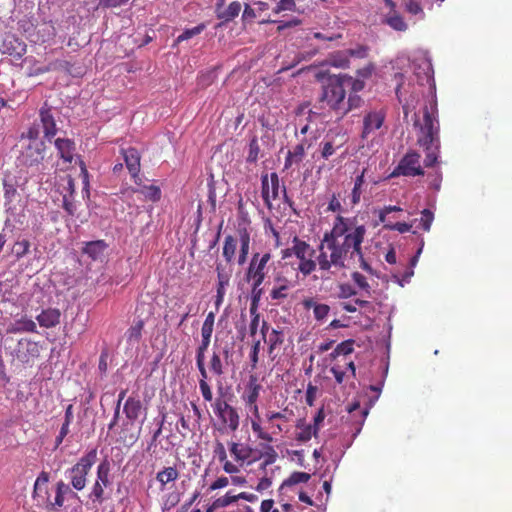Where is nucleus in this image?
Returning a JSON list of instances; mask_svg holds the SVG:
<instances>
[{
	"label": "nucleus",
	"instance_id": "1",
	"mask_svg": "<svg viewBox=\"0 0 512 512\" xmlns=\"http://www.w3.org/2000/svg\"><path fill=\"white\" fill-rule=\"evenodd\" d=\"M366 227L357 225L356 218L337 216L330 232L325 233L318 247V264L321 278L328 279L337 270L346 267V261L358 257L360 267L372 272L364 259L361 244L366 235Z\"/></svg>",
	"mask_w": 512,
	"mask_h": 512
},
{
	"label": "nucleus",
	"instance_id": "2",
	"mask_svg": "<svg viewBox=\"0 0 512 512\" xmlns=\"http://www.w3.org/2000/svg\"><path fill=\"white\" fill-rule=\"evenodd\" d=\"M437 107L434 102L430 107L423 109V123L417 118L414 122L419 127L421 135L418 137V143L426 150L424 160L425 166L430 167L437 162L440 148L439 141V123L436 118Z\"/></svg>",
	"mask_w": 512,
	"mask_h": 512
},
{
	"label": "nucleus",
	"instance_id": "3",
	"mask_svg": "<svg viewBox=\"0 0 512 512\" xmlns=\"http://www.w3.org/2000/svg\"><path fill=\"white\" fill-rule=\"evenodd\" d=\"M351 77L347 75H332L327 78L323 85L320 102L322 107H328L338 117L345 115L344 102L346 98L345 86L349 85Z\"/></svg>",
	"mask_w": 512,
	"mask_h": 512
},
{
	"label": "nucleus",
	"instance_id": "4",
	"mask_svg": "<svg viewBox=\"0 0 512 512\" xmlns=\"http://www.w3.org/2000/svg\"><path fill=\"white\" fill-rule=\"evenodd\" d=\"M97 451L92 449L82 456L79 461L70 469L66 471L67 478H69L72 487L75 490L81 491L86 486V476L96 462Z\"/></svg>",
	"mask_w": 512,
	"mask_h": 512
},
{
	"label": "nucleus",
	"instance_id": "5",
	"mask_svg": "<svg viewBox=\"0 0 512 512\" xmlns=\"http://www.w3.org/2000/svg\"><path fill=\"white\" fill-rule=\"evenodd\" d=\"M292 252L294 256L299 260L298 271L303 276H308L319 267L318 256L314 260L315 255L314 248L307 242L301 240L297 236L292 239Z\"/></svg>",
	"mask_w": 512,
	"mask_h": 512
},
{
	"label": "nucleus",
	"instance_id": "6",
	"mask_svg": "<svg viewBox=\"0 0 512 512\" xmlns=\"http://www.w3.org/2000/svg\"><path fill=\"white\" fill-rule=\"evenodd\" d=\"M44 160L45 144L43 141L29 142L18 157L19 165L31 169L33 173L44 170Z\"/></svg>",
	"mask_w": 512,
	"mask_h": 512
},
{
	"label": "nucleus",
	"instance_id": "7",
	"mask_svg": "<svg viewBox=\"0 0 512 512\" xmlns=\"http://www.w3.org/2000/svg\"><path fill=\"white\" fill-rule=\"evenodd\" d=\"M271 260L270 252L254 253L249 262L245 277L247 281L264 282L268 272V263Z\"/></svg>",
	"mask_w": 512,
	"mask_h": 512
},
{
	"label": "nucleus",
	"instance_id": "8",
	"mask_svg": "<svg viewBox=\"0 0 512 512\" xmlns=\"http://www.w3.org/2000/svg\"><path fill=\"white\" fill-rule=\"evenodd\" d=\"M214 413L222 424L226 425L231 431H236L240 424V418L237 410L222 398H216L212 403Z\"/></svg>",
	"mask_w": 512,
	"mask_h": 512
},
{
	"label": "nucleus",
	"instance_id": "9",
	"mask_svg": "<svg viewBox=\"0 0 512 512\" xmlns=\"http://www.w3.org/2000/svg\"><path fill=\"white\" fill-rule=\"evenodd\" d=\"M424 170L420 165V155L417 152H408L391 173V177L398 176H422Z\"/></svg>",
	"mask_w": 512,
	"mask_h": 512
},
{
	"label": "nucleus",
	"instance_id": "10",
	"mask_svg": "<svg viewBox=\"0 0 512 512\" xmlns=\"http://www.w3.org/2000/svg\"><path fill=\"white\" fill-rule=\"evenodd\" d=\"M420 91L410 83L401 82L397 85L396 95L400 103H402L403 113L405 116L413 110L418 102Z\"/></svg>",
	"mask_w": 512,
	"mask_h": 512
},
{
	"label": "nucleus",
	"instance_id": "11",
	"mask_svg": "<svg viewBox=\"0 0 512 512\" xmlns=\"http://www.w3.org/2000/svg\"><path fill=\"white\" fill-rule=\"evenodd\" d=\"M280 183L277 173L273 172L270 175H261V194L264 203L268 208L272 207V200L279 196Z\"/></svg>",
	"mask_w": 512,
	"mask_h": 512
},
{
	"label": "nucleus",
	"instance_id": "12",
	"mask_svg": "<svg viewBox=\"0 0 512 512\" xmlns=\"http://www.w3.org/2000/svg\"><path fill=\"white\" fill-rule=\"evenodd\" d=\"M110 464L103 461L97 467V479L92 487L90 497L93 501L102 503L104 501V488L110 483L109 481Z\"/></svg>",
	"mask_w": 512,
	"mask_h": 512
},
{
	"label": "nucleus",
	"instance_id": "13",
	"mask_svg": "<svg viewBox=\"0 0 512 512\" xmlns=\"http://www.w3.org/2000/svg\"><path fill=\"white\" fill-rule=\"evenodd\" d=\"M386 7L389 9L387 13L382 15V23L389 26L397 32H405L408 30V23L404 17L397 11L396 4L393 0H383Z\"/></svg>",
	"mask_w": 512,
	"mask_h": 512
},
{
	"label": "nucleus",
	"instance_id": "14",
	"mask_svg": "<svg viewBox=\"0 0 512 512\" xmlns=\"http://www.w3.org/2000/svg\"><path fill=\"white\" fill-rule=\"evenodd\" d=\"M56 495L54 501H50L49 497L43 496V501L46 502V507L49 510H58L64 505L65 499L67 497H77V494L73 492L71 487L64 483L63 481H59L56 484Z\"/></svg>",
	"mask_w": 512,
	"mask_h": 512
},
{
	"label": "nucleus",
	"instance_id": "15",
	"mask_svg": "<svg viewBox=\"0 0 512 512\" xmlns=\"http://www.w3.org/2000/svg\"><path fill=\"white\" fill-rule=\"evenodd\" d=\"M108 244L104 240H95L84 242L82 253L87 255L93 261L102 262L105 258Z\"/></svg>",
	"mask_w": 512,
	"mask_h": 512
},
{
	"label": "nucleus",
	"instance_id": "16",
	"mask_svg": "<svg viewBox=\"0 0 512 512\" xmlns=\"http://www.w3.org/2000/svg\"><path fill=\"white\" fill-rule=\"evenodd\" d=\"M385 120V113L383 111H371L363 120L362 137L367 138L371 133L380 129Z\"/></svg>",
	"mask_w": 512,
	"mask_h": 512
},
{
	"label": "nucleus",
	"instance_id": "17",
	"mask_svg": "<svg viewBox=\"0 0 512 512\" xmlns=\"http://www.w3.org/2000/svg\"><path fill=\"white\" fill-rule=\"evenodd\" d=\"M2 52L20 59L26 53V44L14 35H8L3 40Z\"/></svg>",
	"mask_w": 512,
	"mask_h": 512
},
{
	"label": "nucleus",
	"instance_id": "18",
	"mask_svg": "<svg viewBox=\"0 0 512 512\" xmlns=\"http://www.w3.org/2000/svg\"><path fill=\"white\" fill-rule=\"evenodd\" d=\"M123 158L126 164V167L134 179L135 183L138 184L139 180V172H140V154L135 148H128L122 150Z\"/></svg>",
	"mask_w": 512,
	"mask_h": 512
},
{
	"label": "nucleus",
	"instance_id": "19",
	"mask_svg": "<svg viewBox=\"0 0 512 512\" xmlns=\"http://www.w3.org/2000/svg\"><path fill=\"white\" fill-rule=\"evenodd\" d=\"M39 117L45 138L51 140L57 132L51 108L43 106L39 111Z\"/></svg>",
	"mask_w": 512,
	"mask_h": 512
},
{
	"label": "nucleus",
	"instance_id": "20",
	"mask_svg": "<svg viewBox=\"0 0 512 512\" xmlns=\"http://www.w3.org/2000/svg\"><path fill=\"white\" fill-rule=\"evenodd\" d=\"M54 145L58 151L59 157L64 162L71 163L75 153V143L73 140L68 138H57L54 141Z\"/></svg>",
	"mask_w": 512,
	"mask_h": 512
},
{
	"label": "nucleus",
	"instance_id": "21",
	"mask_svg": "<svg viewBox=\"0 0 512 512\" xmlns=\"http://www.w3.org/2000/svg\"><path fill=\"white\" fill-rule=\"evenodd\" d=\"M61 312L57 308H47L43 310L37 317V321L41 327L52 328L60 323Z\"/></svg>",
	"mask_w": 512,
	"mask_h": 512
},
{
	"label": "nucleus",
	"instance_id": "22",
	"mask_svg": "<svg viewBox=\"0 0 512 512\" xmlns=\"http://www.w3.org/2000/svg\"><path fill=\"white\" fill-rule=\"evenodd\" d=\"M252 452L253 449L247 444L236 442L230 443V453L237 462L243 463L248 461L252 456Z\"/></svg>",
	"mask_w": 512,
	"mask_h": 512
},
{
	"label": "nucleus",
	"instance_id": "23",
	"mask_svg": "<svg viewBox=\"0 0 512 512\" xmlns=\"http://www.w3.org/2000/svg\"><path fill=\"white\" fill-rule=\"evenodd\" d=\"M303 305L306 309H313L314 318L320 322L326 320L330 311L327 304L317 303L312 298L304 300Z\"/></svg>",
	"mask_w": 512,
	"mask_h": 512
},
{
	"label": "nucleus",
	"instance_id": "24",
	"mask_svg": "<svg viewBox=\"0 0 512 512\" xmlns=\"http://www.w3.org/2000/svg\"><path fill=\"white\" fill-rule=\"evenodd\" d=\"M123 412L131 421L138 419L142 412L141 401L139 399L129 397L124 404Z\"/></svg>",
	"mask_w": 512,
	"mask_h": 512
},
{
	"label": "nucleus",
	"instance_id": "25",
	"mask_svg": "<svg viewBox=\"0 0 512 512\" xmlns=\"http://www.w3.org/2000/svg\"><path fill=\"white\" fill-rule=\"evenodd\" d=\"M296 428L300 431L296 432L295 439L300 443L308 442L313 436L316 437L318 433V427H312V425H306L303 421H298Z\"/></svg>",
	"mask_w": 512,
	"mask_h": 512
},
{
	"label": "nucleus",
	"instance_id": "26",
	"mask_svg": "<svg viewBox=\"0 0 512 512\" xmlns=\"http://www.w3.org/2000/svg\"><path fill=\"white\" fill-rule=\"evenodd\" d=\"M241 3L239 1H233L229 4V6L224 9L220 10V4L217 5V17L225 22L233 20L235 17H237L241 11Z\"/></svg>",
	"mask_w": 512,
	"mask_h": 512
},
{
	"label": "nucleus",
	"instance_id": "27",
	"mask_svg": "<svg viewBox=\"0 0 512 512\" xmlns=\"http://www.w3.org/2000/svg\"><path fill=\"white\" fill-rule=\"evenodd\" d=\"M9 331L12 333H34L37 331V326L32 319L27 317H21L20 319L15 320V322L11 325Z\"/></svg>",
	"mask_w": 512,
	"mask_h": 512
},
{
	"label": "nucleus",
	"instance_id": "28",
	"mask_svg": "<svg viewBox=\"0 0 512 512\" xmlns=\"http://www.w3.org/2000/svg\"><path fill=\"white\" fill-rule=\"evenodd\" d=\"M179 472L175 467H165L163 470L156 474V480L161 484V490H164L165 485L174 482L178 479Z\"/></svg>",
	"mask_w": 512,
	"mask_h": 512
},
{
	"label": "nucleus",
	"instance_id": "29",
	"mask_svg": "<svg viewBox=\"0 0 512 512\" xmlns=\"http://www.w3.org/2000/svg\"><path fill=\"white\" fill-rule=\"evenodd\" d=\"M327 62L333 67L345 69L349 66L350 60L346 50H342L331 53Z\"/></svg>",
	"mask_w": 512,
	"mask_h": 512
},
{
	"label": "nucleus",
	"instance_id": "30",
	"mask_svg": "<svg viewBox=\"0 0 512 512\" xmlns=\"http://www.w3.org/2000/svg\"><path fill=\"white\" fill-rule=\"evenodd\" d=\"M237 249V240L231 236L228 235L225 237L224 245H223V257L227 261V263H231L235 257Z\"/></svg>",
	"mask_w": 512,
	"mask_h": 512
},
{
	"label": "nucleus",
	"instance_id": "31",
	"mask_svg": "<svg viewBox=\"0 0 512 512\" xmlns=\"http://www.w3.org/2000/svg\"><path fill=\"white\" fill-rule=\"evenodd\" d=\"M264 282H252L251 284V304L249 308L250 314H254V312L258 311L259 301L262 296V284Z\"/></svg>",
	"mask_w": 512,
	"mask_h": 512
},
{
	"label": "nucleus",
	"instance_id": "32",
	"mask_svg": "<svg viewBox=\"0 0 512 512\" xmlns=\"http://www.w3.org/2000/svg\"><path fill=\"white\" fill-rule=\"evenodd\" d=\"M260 390H261V386L257 383L256 378L251 377V379L248 383L247 393L245 395L246 403L249 405L254 404L259 397Z\"/></svg>",
	"mask_w": 512,
	"mask_h": 512
},
{
	"label": "nucleus",
	"instance_id": "33",
	"mask_svg": "<svg viewBox=\"0 0 512 512\" xmlns=\"http://www.w3.org/2000/svg\"><path fill=\"white\" fill-rule=\"evenodd\" d=\"M284 335L282 331L272 329L271 333L268 336V354L271 356L274 350L283 343Z\"/></svg>",
	"mask_w": 512,
	"mask_h": 512
},
{
	"label": "nucleus",
	"instance_id": "34",
	"mask_svg": "<svg viewBox=\"0 0 512 512\" xmlns=\"http://www.w3.org/2000/svg\"><path fill=\"white\" fill-rule=\"evenodd\" d=\"M217 272V287H227L229 285L230 277H231V269H227L222 264L216 265Z\"/></svg>",
	"mask_w": 512,
	"mask_h": 512
},
{
	"label": "nucleus",
	"instance_id": "35",
	"mask_svg": "<svg viewBox=\"0 0 512 512\" xmlns=\"http://www.w3.org/2000/svg\"><path fill=\"white\" fill-rule=\"evenodd\" d=\"M404 7L411 15L418 16L420 20L424 19L425 13L418 0H404Z\"/></svg>",
	"mask_w": 512,
	"mask_h": 512
},
{
	"label": "nucleus",
	"instance_id": "36",
	"mask_svg": "<svg viewBox=\"0 0 512 512\" xmlns=\"http://www.w3.org/2000/svg\"><path fill=\"white\" fill-rule=\"evenodd\" d=\"M212 333L201 331V343L196 349V358H205L206 351L211 342Z\"/></svg>",
	"mask_w": 512,
	"mask_h": 512
},
{
	"label": "nucleus",
	"instance_id": "37",
	"mask_svg": "<svg viewBox=\"0 0 512 512\" xmlns=\"http://www.w3.org/2000/svg\"><path fill=\"white\" fill-rule=\"evenodd\" d=\"M352 280L364 292L365 296H371V287L364 275L359 272H354L352 274Z\"/></svg>",
	"mask_w": 512,
	"mask_h": 512
},
{
	"label": "nucleus",
	"instance_id": "38",
	"mask_svg": "<svg viewBox=\"0 0 512 512\" xmlns=\"http://www.w3.org/2000/svg\"><path fill=\"white\" fill-rule=\"evenodd\" d=\"M260 154V146L256 137H253L250 140L248 147V154L246 157V161L248 163H256Z\"/></svg>",
	"mask_w": 512,
	"mask_h": 512
},
{
	"label": "nucleus",
	"instance_id": "39",
	"mask_svg": "<svg viewBox=\"0 0 512 512\" xmlns=\"http://www.w3.org/2000/svg\"><path fill=\"white\" fill-rule=\"evenodd\" d=\"M205 24L201 23L193 28L185 29L176 39L178 43L191 39L194 36L199 35L205 29Z\"/></svg>",
	"mask_w": 512,
	"mask_h": 512
},
{
	"label": "nucleus",
	"instance_id": "40",
	"mask_svg": "<svg viewBox=\"0 0 512 512\" xmlns=\"http://www.w3.org/2000/svg\"><path fill=\"white\" fill-rule=\"evenodd\" d=\"M310 474L306 472H293L288 479L283 482V485L292 486L299 483H306L310 479Z\"/></svg>",
	"mask_w": 512,
	"mask_h": 512
},
{
	"label": "nucleus",
	"instance_id": "41",
	"mask_svg": "<svg viewBox=\"0 0 512 512\" xmlns=\"http://www.w3.org/2000/svg\"><path fill=\"white\" fill-rule=\"evenodd\" d=\"M140 193L145 196L146 199L156 202L161 198V190L159 187L154 185L143 186Z\"/></svg>",
	"mask_w": 512,
	"mask_h": 512
},
{
	"label": "nucleus",
	"instance_id": "42",
	"mask_svg": "<svg viewBox=\"0 0 512 512\" xmlns=\"http://www.w3.org/2000/svg\"><path fill=\"white\" fill-rule=\"evenodd\" d=\"M291 285H274L272 290L270 291V298L272 300H283L286 299L288 296V290L290 289Z\"/></svg>",
	"mask_w": 512,
	"mask_h": 512
},
{
	"label": "nucleus",
	"instance_id": "43",
	"mask_svg": "<svg viewBox=\"0 0 512 512\" xmlns=\"http://www.w3.org/2000/svg\"><path fill=\"white\" fill-rule=\"evenodd\" d=\"M47 482H48V475L46 473H41V475L36 479V482L34 484V496L40 497L41 493L44 492V494H47Z\"/></svg>",
	"mask_w": 512,
	"mask_h": 512
},
{
	"label": "nucleus",
	"instance_id": "44",
	"mask_svg": "<svg viewBox=\"0 0 512 512\" xmlns=\"http://www.w3.org/2000/svg\"><path fill=\"white\" fill-rule=\"evenodd\" d=\"M209 365H210L211 371L215 375H217V376L223 375V373H224L223 363L220 358V355L217 352H213V354L210 358Z\"/></svg>",
	"mask_w": 512,
	"mask_h": 512
},
{
	"label": "nucleus",
	"instance_id": "45",
	"mask_svg": "<svg viewBox=\"0 0 512 512\" xmlns=\"http://www.w3.org/2000/svg\"><path fill=\"white\" fill-rule=\"evenodd\" d=\"M361 104H362L361 97L358 96L356 93H350L348 98L347 99L345 98V102H344L345 115L349 111L359 108L361 106Z\"/></svg>",
	"mask_w": 512,
	"mask_h": 512
},
{
	"label": "nucleus",
	"instance_id": "46",
	"mask_svg": "<svg viewBox=\"0 0 512 512\" xmlns=\"http://www.w3.org/2000/svg\"><path fill=\"white\" fill-rule=\"evenodd\" d=\"M287 154L292 157L296 164H299L305 157V145L303 143L297 144Z\"/></svg>",
	"mask_w": 512,
	"mask_h": 512
},
{
	"label": "nucleus",
	"instance_id": "47",
	"mask_svg": "<svg viewBox=\"0 0 512 512\" xmlns=\"http://www.w3.org/2000/svg\"><path fill=\"white\" fill-rule=\"evenodd\" d=\"M251 428L257 437L267 442H273V437L268 432L264 431L261 425L257 421H252Z\"/></svg>",
	"mask_w": 512,
	"mask_h": 512
},
{
	"label": "nucleus",
	"instance_id": "48",
	"mask_svg": "<svg viewBox=\"0 0 512 512\" xmlns=\"http://www.w3.org/2000/svg\"><path fill=\"white\" fill-rule=\"evenodd\" d=\"M369 48L365 45H357L354 48L347 49L346 52L348 53V57H354L363 59L367 57Z\"/></svg>",
	"mask_w": 512,
	"mask_h": 512
},
{
	"label": "nucleus",
	"instance_id": "49",
	"mask_svg": "<svg viewBox=\"0 0 512 512\" xmlns=\"http://www.w3.org/2000/svg\"><path fill=\"white\" fill-rule=\"evenodd\" d=\"M236 501V495H231V493L228 492L224 496L219 497L214 501V507L224 508Z\"/></svg>",
	"mask_w": 512,
	"mask_h": 512
},
{
	"label": "nucleus",
	"instance_id": "50",
	"mask_svg": "<svg viewBox=\"0 0 512 512\" xmlns=\"http://www.w3.org/2000/svg\"><path fill=\"white\" fill-rule=\"evenodd\" d=\"M30 244L27 240L18 241L13 246V252L19 259L23 257L29 250Z\"/></svg>",
	"mask_w": 512,
	"mask_h": 512
},
{
	"label": "nucleus",
	"instance_id": "51",
	"mask_svg": "<svg viewBox=\"0 0 512 512\" xmlns=\"http://www.w3.org/2000/svg\"><path fill=\"white\" fill-rule=\"evenodd\" d=\"M143 328V322L139 321L132 326L127 332V338L129 341H138L141 338V331Z\"/></svg>",
	"mask_w": 512,
	"mask_h": 512
},
{
	"label": "nucleus",
	"instance_id": "52",
	"mask_svg": "<svg viewBox=\"0 0 512 512\" xmlns=\"http://www.w3.org/2000/svg\"><path fill=\"white\" fill-rule=\"evenodd\" d=\"M353 340H346L337 345L334 353L337 355H348L353 352Z\"/></svg>",
	"mask_w": 512,
	"mask_h": 512
},
{
	"label": "nucleus",
	"instance_id": "53",
	"mask_svg": "<svg viewBox=\"0 0 512 512\" xmlns=\"http://www.w3.org/2000/svg\"><path fill=\"white\" fill-rule=\"evenodd\" d=\"M250 249V236L246 230L240 231V253L248 255Z\"/></svg>",
	"mask_w": 512,
	"mask_h": 512
},
{
	"label": "nucleus",
	"instance_id": "54",
	"mask_svg": "<svg viewBox=\"0 0 512 512\" xmlns=\"http://www.w3.org/2000/svg\"><path fill=\"white\" fill-rule=\"evenodd\" d=\"M414 275V269L409 267L405 270V272L403 273L402 276H400L399 274H394L393 275V278L395 279V281L400 285V286H404L406 283H409L411 277Z\"/></svg>",
	"mask_w": 512,
	"mask_h": 512
},
{
	"label": "nucleus",
	"instance_id": "55",
	"mask_svg": "<svg viewBox=\"0 0 512 512\" xmlns=\"http://www.w3.org/2000/svg\"><path fill=\"white\" fill-rule=\"evenodd\" d=\"M199 389L205 401L211 402L213 400L212 389L208 384V381H199Z\"/></svg>",
	"mask_w": 512,
	"mask_h": 512
},
{
	"label": "nucleus",
	"instance_id": "56",
	"mask_svg": "<svg viewBox=\"0 0 512 512\" xmlns=\"http://www.w3.org/2000/svg\"><path fill=\"white\" fill-rule=\"evenodd\" d=\"M422 216H421V224H422V227L425 231H429L430 228H431V225H432V222H433V219H434V215L433 213L428 210V209H424L422 211Z\"/></svg>",
	"mask_w": 512,
	"mask_h": 512
},
{
	"label": "nucleus",
	"instance_id": "57",
	"mask_svg": "<svg viewBox=\"0 0 512 512\" xmlns=\"http://www.w3.org/2000/svg\"><path fill=\"white\" fill-rule=\"evenodd\" d=\"M385 228L389 230H395L399 233H406L410 231L412 228V225L405 223V222H398V223H392V224H385Z\"/></svg>",
	"mask_w": 512,
	"mask_h": 512
},
{
	"label": "nucleus",
	"instance_id": "58",
	"mask_svg": "<svg viewBox=\"0 0 512 512\" xmlns=\"http://www.w3.org/2000/svg\"><path fill=\"white\" fill-rule=\"evenodd\" d=\"M63 208L69 215H74L76 211V205L74 203L73 197L68 195L63 196Z\"/></svg>",
	"mask_w": 512,
	"mask_h": 512
},
{
	"label": "nucleus",
	"instance_id": "59",
	"mask_svg": "<svg viewBox=\"0 0 512 512\" xmlns=\"http://www.w3.org/2000/svg\"><path fill=\"white\" fill-rule=\"evenodd\" d=\"M214 321H215V314L213 312H209L203 322L201 331L213 333Z\"/></svg>",
	"mask_w": 512,
	"mask_h": 512
},
{
	"label": "nucleus",
	"instance_id": "60",
	"mask_svg": "<svg viewBox=\"0 0 512 512\" xmlns=\"http://www.w3.org/2000/svg\"><path fill=\"white\" fill-rule=\"evenodd\" d=\"M266 451L264 453V456L266 457V460L263 464V467L265 468L267 465H270L272 463L275 462L276 458H277V453L275 451V449L272 447V446H266L265 447Z\"/></svg>",
	"mask_w": 512,
	"mask_h": 512
},
{
	"label": "nucleus",
	"instance_id": "61",
	"mask_svg": "<svg viewBox=\"0 0 512 512\" xmlns=\"http://www.w3.org/2000/svg\"><path fill=\"white\" fill-rule=\"evenodd\" d=\"M196 366L200 374L199 381L208 380V371L205 366V358H196Z\"/></svg>",
	"mask_w": 512,
	"mask_h": 512
},
{
	"label": "nucleus",
	"instance_id": "62",
	"mask_svg": "<svg viewBox=\"0 0 512 512\" xmlns=\"http://www.w3.org/2000/svg\"><path fill=\"white\" fill-rule=\"evenodd\" d=\"M251 315V322L249 324V332L251 336H255L257 329L260 324V314L258 311L254 312V314Z\"/></svg>",
	"mask_w": 512,
	"mask_h": 512
},
{
	"label": "nucleus",
	"instance_id": "63",
	"mask_svg": "<svg viewBox=\"0 0 512 512\" xmlns=\"http://www.w3.org/2000/svg\"><path fill=\"white\" fill-rule=\"evenodd\" d=\"M330 372L333 374L338 384L343 383L344 378L346 376V371L341 369L339 365H334L333 367H331Z\"/></svg>",
	"mask_w": 512,
	"mask_h": 512
},
{
	"label": "nucleus",
	"instance_id": "64",
	"mask_svg": "<svg viewBox=\"0 0 512 512\" xmlns=\"http://www.w3.org/2000/svg\"><path fill=\"white\" fill-rule=\"evenodd\" d=\"M214 453L217 455L220 462L225 461L227 459L225 447L221 442L216 443Z\"/></svg>",
	"mask_w": 512,
	"mask_h": 512
}]
</instances>
